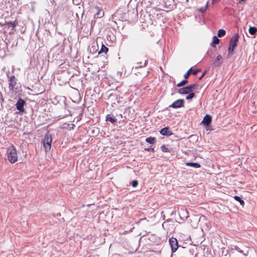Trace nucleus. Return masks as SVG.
I'll return each mask as SVG.
<instances>
[{"label":"nucleus","mask_w":257,"mask_h":257,"mask_svg":"<svg viewBox=\"0 0 257 257\" xmlns=\"http://www.w3.org/2000/svg\"><path fill=\"white\" fill-rule=\"evenodd\" d=\"M185 101L183 99H179L175 101L172 104L169 106V107H172L175 109L181 108L184 106Z\"/></svg>","instance_id":"nucleus-7"},{"label":"nucleus","mask_w":257,"mask_h":257,"mask_svg":"<svg viewBox=\"0 0 257 257\" xmlns=\"http://www.w3.org/2000/svg\"><path fill=\"white\" fill-rule=\"evenodd\" d=\"M169 243L171 247L172 252H175L179 247L177 239L175 237L170 238L169 239Z\"/></svg>","instance_id":"nucleus-8"},{"label":"nucleus","mask_w":257,"mask_h":257,"mask_svg":"<svg viewBox=\"0 0 257 257\" xmlns=\"http://www.w3.org/2000/svg\"><path fill=\"white\" fill-rule=\"evenodd\" d=\"M195 96H196V95H195V93H193V92H192L188 93V95H187L186 96V98L187 100H191L192 98L195 97Z\"/></svg>","instance_id":"nucleus-24"},{"label":"nucleus","mask_w":257,"mask_h":257,"mask_svg":"<svg viewBox=\"0 0 257 257\" xmlns=\"http://www.w3.org/2000/svg\"><path fill=\"white\" fill-rule=\"evenodd\" d=\"M209 127H210L209 125V126H205L206 130H210Z\"/></svg>","instance_id":"nucleus-36"},{"label":"nucleus","mask_w":257,"mask_h":257,"mask_svg":"<svg viewBox=\"0 0 257 257\" xmlns=\"http://www.w3.org/2000/svg\"><path fill=\"white\" fill-rule=\"evenodd\" d=\"M220 0H212V4H215L218 2H219Z\"/></svg>","instance_id":"nucleus-33"},{"label":"nucleus","mask_w":257,"mask_h":257,"mask_svg":"<svg viewBox=\"0 0 257 257\" xmlns=\"http://www.w3.org/2000/svg\"><path fill=\"white\" fill-rule=\"evenodd\" d=\"M145 150L147 151H148V152H155L154 149L153 148H145Z\"/></svg>","instance_id":"nucleus-31"},{"label":"nucleus","mask_w":257,"mask_h":257,"mask_svg":"<svg viewBox=\"0 0 257 257\" xmlns=\"http://www.w3.org/2000/svg\"><path fill=\"white\" fill-rule=\"evenodd\" d=\"M52 141V136L49 133H47L43 139V147L46 152H48L51 148V143Z\"/></svg>","instance_id":"nucleus-5"},{"label":"nucleus","mask_w":257,"mask_h":257,"mask_svg":"<svg viewBox=\"0 0 257 257\" xmlns=\"http://www.w3.org/2000/svg\"><path fill=\"white\" fill-rule=\"evenodd\" d=\"M234 199H235L236 201H237L239 202V203H240V204L241 205H242V206H243V205H244V201H243V200H242V199H241V198H240V197H239V196H235L234 197Z\"/></svg>","instance_id":"nucleus-23"},{"label":"nucleus","mask_w":257,"mask_h":257,"mask_svg":"<svg viewBox=\"0 0 257 257\" xmlns=\"http://www.w3.org/2000/svg\"><path fill=\"white\" fill-rule=\"evenodd\" d=\"M161 149L163 152H170V150L165 145L161 146Z\"/></svg>","instance_id":"nucleus-26"},{"label":"nucleus","mask_w":257,"mask_h":257,"mask_svg":"<svg viewBox=\"0 0 257 257\" xmlns=\"http://www.w3.org/2000/svg\"><path fill=\"white\" fill-rule=\"evenodd\" d=\"M26 105V102L21 98H19L16 104L17 109L20 112H24L25 111L24 106Z\"/></svg>","instance_id":"nucleus-6"},{"label":"nucleus","mask_w":257,"mask_h":257,"mask_svg":"<svg viewBox=\"0 0 257 257\" xmlns=\"http://www.w3.org/2000/svg\"><path fill=\"white\" fill-rule=\"evenodd\" d=\"M234 249L236 250H237L238 252L241 253L243 254L244 255H246V253H244L243 251L242 250H241L238 246H235Z\"/></svg>","instance_id":"nucleus-28"},{"label":"nucleus","mask_w":257,"mask_h":257,"mask_svg":"<svg viewBox=\"0 0 257 257\" xmlns=\"http://www.w3.org/2000/svg\"><path fill=\"white\" fill-rule=\"evenodd\" d=\"M198 84L197 83H194L186 87L180 88L178 90V92L181 94H187L190 92H192L194 90L198 87Z\"/></svg>","instance_id":"nucleus-4"},{"label":"nucleus","mask_w":257,"mask_h":257,"mask_svg":"<svg viewBox=\"0 0 257 257\" xmlns=\"http://www.w3.org/2000/svg\"><path fill=\"white\" fill-rule=\"evenodd\" d=\"M18 24V22L15 21L14 22H5V24L3 25H7L12 27L13 30H15V28Z\"/></svg>","instance_id":"nucleus-13"},{"label":"nucleus","mask_w":257,"mask_h":257,"mask_svg":"<svg viewBox=\"0 0 257 257\" xmlns=\"http://www.w3.org/2000/svg\"><path fill=\"white\" fill-rule=\"evenodd\" d=\"M208 6V2L207 3V4L205 7H202L199 9V12L202 13H204L206 11Z\"/></svg>","instance_id":"nucleus-25"},{"label":"nucleus","mask_w":257,"mask_h":257,"mask_svg":"<svg viewBox=\"0 0 257 257\" xmlns=\"http://www.w3.org/2000/svg\"><path fill=\"white\" fill-rule=\"evenodd\" d=\"M96 15H97L98 18H101L104 15V13H103V12H98L96 14Z\"/></svg>","instance_id":"nucleus-30"},{"label":"nucleus","mask_w":257,"mask_h":257,"mask_svg":"<svg viewBox=\"0 0 257 257\" xmlns=\"http://www.w3.org/2000/svg\"><path fill=\"white\" fill-rule=\"evenodd\" d=\"M191 70H192V68H190L187 71V72L184 74V77L185 78V79L183 80L180 82L178 83L177 84V87H180L185 86L188 83V81L187 80V79L188 78V77L190 74Z\"/></svg>","instance_id":"nucleus-9"},{"label":"nucleus","mask_w":257,"mask_h":257,"mask_svg":"<svg viewBox=\"0 0 257 257\" xmlns=\"http://www.w3.org/2000/svg\"><path fill=\"white\" fill-rule=\"evenodd\" d=\"M245 0H239V3L244 2Z\"/></svg>","instance_id":"nucleus-37"},{"label":"nucleus","mask_w":257,"mask_h":257,"mask_svg":"<svg viewBox=\"0 0 257 257\" xmlns=\"http://www.w3.org/2000/svg\"><path fill=\"white\" fill-rule=\"evenodd\" d=\"M219 41H220L219 39L216 36H214L213 37L212 42L211 43V46L212 47H215L216 45L218 44L219 43Z\"/></svg>","instance_id":"nucleus-16"},{"label":"nucleus","mask_w":257,"mask_h":257,"mask_svg":"<svg viewBox=\"0 0 257 257\" xmlns=\"http://www.w3.org/2000/svg\"><path fill=\"white\" fill-rule=\"evenodd\" d=\"M139 64H142V62L138 63L137 64V65L134 67V68L135 69H138L140 68L146 67L148 64V60H147L145 61V63L143 65H138Z\"/></svg>","instance_id":"nucleus-20"},{"label":"nucleus","mask_w":257,"mask_h":257,"mask_svg":"<svg viewBox=\"0 0 257 257\" xmlns=\"http://www.w3.org/2000/svg\"><path fill=\"white\" fill-rule=\"evenodd\" d=\"M186 165L187 166L193 167L195 168H199L201 167L200 164L198 163H194V162H188L186 163Z\"/></svg>","instance_id":"nucleus-15"},{"label":"nucleus","mask_w":257,"mask_h":257,"mask_svg":"<svg viewBox=\"0 0 257 257\" xmlns=\"http://www.w3.org/2000/svg\"><path fill=\"white\" fill-rule=\"evenodd\" d=\"M212 121V117L209 114H206L203 118L201 123L203 124L205 126H209Z\"/></svg>","instance_id":"nucleus-10"},{"label":"nucleus","mask_w":257,"mask_h":257,"mask_svg":"<svg viewBox=\"0 0 257 257\" xmlns=\"http://www.w3.org/2000/svg\"><path fill=\"white\" fill-rule=\"evenodd\" d=\"M200 71H201V69H195V70H193V69H192V70L191 71L190 74L191 73V74H193L194 75H196Z\"/></svg>","instance_id":"nucleus-27"},{"label":"nucleus","mask_w":257,"mask_h":257,"mask_svg":"<svg viewBox=\"0 0 257 257\" xmlns=\"http://www.w3.org/2000/svg\"><path fill=\"white\" fill-rule=\"evenodd\" d=\"M108 51V48L104 46L103 44H102L100 50L98 51V54H100L102 53H106Z\"/></svg>","instance_id":"nucleus-18"},{"label":"nucleus","mask_w":257,"mask_h":257,"mask_svg":"<svg viewBox=\"0 0 257 257\" xmlns=\"http://www.w3.org/2000/svg\"><path fill=\"white\" fill-rule=\"evenodd\" d=\"M98 49V46L97 45H93L89 49V50L90 53L93 54L97 51Z\"/></svg>","instance_id":"nucleus-19"},{"label":"nucleus","mask_w":257,"mask_h":257,"mask_svg":"<svg viewBox=\"0 0 257 257\" xmlns=\"http://www.w3.org/2000/svg\"><path fill=\"white\" fill-rule=\"evenodd\" d=\"M170 220H171V219H168L166 221L164 222L163 223V224H162L163 227H164V225H165V224H166V222H168V221H169Z\"/></svg>","instance_id":"nucleus-34"},{"label":"nucleus","mask_w":257,"mask_h":257,"mask_svg":"<svg viewBox=\"0 0 257 257\" xmlns=\"http://www.w3.org/2000/svg\"><path fill=\"white\" fill-rule=\"evenodd\" d=\"M7 76L8 79L9 89L12 92H16L17 88L16 87L17 84V79L15 76L10 75V72H7Z\"/></svg>","instance_id":"nucleus-2"},{"label":"nucleus","mask_w":257,"mask_h":257,"mask_svg":"<svg viewBox=\"0 0 257 257\" xmlns=\"http://www.w3.org/2000/svg\"><path fill=\"white\" fill-rule=\"evenodd\" d=\"M106 121L114 123L117 121V119L114 117L111 116L110 114H107L106 116Z\"/></svg>","instance_id":"nucleus-14"},{"label":"nucleus","mask_w":257,"mask_h":257,"mask_svg":"<svg viewBox=\"0 0 257 257\" xmlns=\"http://www.w3.org/2000/svg\"><path fill=\"white\" fill-rule=\"evenodd\" d=\"M238 41V34H234L230 39L228 47V55H232Z\"/></svg>","instance_id":"nucleus-3"},{"label":"nucleus","mask_w":257,"mask_h":257,"mask_svg":"<svg viewBox=\"0 0 257 257\" xmlns=\"http://www.w3.org/2000/svg\"><path fill=\"white\" fill-rule=\"evenodd\" d=\"M160 133L162 136H170L173 134L170 128L168 126L165 127L160 131Z\"/></svg>","instance_id":"nucleus-11"},{"label":"nucleus","mask_w":257,"mask_h":257,"mask_svg":"<svg viewBox=\"0 0 257 257\" xmlns=\"http://www.w3.org/2000/svg\"><path fill=\"white\" fill-rule=\"evenodd\" d=\"M131 185L133 187H136L138 185V181L136 180L132 181Z\"/></svg>","instance_id":"nucleus-29"},{"label":"nucleus","mask_w":257,"mask_h":257,"mask_svg":"<svg viewBox=\"0 0 257 257\" xmlns=\"http://www.w3.org/2000/svg\"><path fill=\"white\" fill-rule=\"evenodd\" d=\"M222 57L221 55L217 56L214 60V64L217 67L220 66L222 63Z\"/></svg>","instance_id":"nucleus-12"},{"label":"nucleus","mask_w":257,"mask_h":257,"mask_svg":"<svg viewBox=\"0 0 257 257\" xmlns=\"http://www.w3.org/2000/svg\"><path fill=\"white\" fill-rule=\"evenodd\" d=\"M206 71H205L203 73V74H202V75H201V76L199 78V80H201L203 78V77L205 76V75L206 74Z\"/></svg>","instance_id":"nucleus-32"},{"label":"nucleus","mask_w":257,"mask_h":257,"mask_svg":"<svg viewBox=\"0 0 257 257\" xmlns=\"http://www.w3.org/2000/svg\"><path fill=\"white\" fill-rule=\"evenodd\" d=\"M8 159L11 163H15L18 161L17 151L16 147L12 145L7 149Z\"/></svg>","instance_id":"nucleus-1"},{"label":"nucleus","mask_w":257,"mask_h":257,"mask_svg":"<svg viewBox=\"0 0 257 257\" xmlns=\"http://www.w3.org/2000/svg\"><path fill=\"white\" fill-rule=\"evenodd\" d=\"M226 34V31L224 29H219L218 31L217 36L218 37H222Z\"/></svg>","instance_id":"nucleus-22"},{"label":"nucleus","mask_w":257,"mask_h":257,"mask_svg":"<svg viewBox=\"0 0 257 257\" xmlns=\"http://www.w3.org/2000/svg\"><path fill=\"white\" fill-rule=\"evenodd\" d=\"M146 142L150 144H154L156 142V139L154 137H150L146 138Z\"/></svg>","instance_id":"nucleus-17"},{"label":"nucleus","mask_w":257,"mask_h":257,"mask_svg":"<svg viewBox=\"0 0 257 257\" xmlns=\"http://www.w3.org/2000/svg\"><path fill=\"white\" fill-rule=\"evenodd\" d=\"M148 73H149V72H148V71H147V72H145V73L143 75V76H144V77L147 76L148 75Z\"/></svg>","instance_id":"nucleus-35"},{"label":"nucleus","mask_w":257,"mask_h":257,"mask_svg":"<svg viewBox=\"0 0 257 257\" xmlns=\"http://www.w3.org/2000/svg\"><path fill=\"white\" fill-rule=\"evenodd\" d=\"M250 34L253 35L257 32V28L255 27H250L248 30Z\"/></svg>","instance_id":"nucleus-21"}]
</instances>
